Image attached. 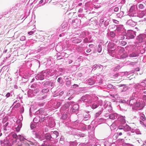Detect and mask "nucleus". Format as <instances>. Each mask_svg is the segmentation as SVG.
<instances>
[{
	"label": "nucleus",
	"instance_id": "7",
	"mask_svg": "<svg viewBox=\"0 0 146 146\" xmlns=\"http://www.w3.org/2000/svg\"><path fill=\"white\" fill-rule=\"evenodd\" d=\"M125 128H124V130L125 131H129L130 129V127L129 126L126 124H124Z\"/></svg>",
	"mask_w": 146,
	"mask_h": 146
},
{
	"label": "nucleus",
	"instance_id": "47",
	"mask_svg": "<svg viewBox=\"0 0 146 146\" xmlns=\"http://www.w3.org/2000/svg\"><path fill=\"white\" fill-rule=\"evenodd\" d=\"M144 93L145 94H146V92H144Z\"/></svg>",
	"mask_w": 146,
	"mask_h": 146
},
{
	"label": "nucleus",
	"instance_id": "34",
	"mask_svg": "<svg viewBox=\"0 0 146 146\" xmlns=\"http://www.w3.org/2000/svg\"><path fill=\"white\" fill-rule=\"evenodd\" d=\"M135 70L136 71H138L140 70V69L138 67L135 68Z\"/></svg>",
	"mask_w": 146,
	"mask_h": 146
},
{
	"label": "nucleus",
	"instance_id": "42",
	"mask_svg": "<svg viewBox=\"0 0 146 146\" xmlns=\"http://www.w3.org/2000/svg\"><path fill=\"white\" fill-rule=\"evenodd\" d=\"M135 29H137V31L139 30V29H138V28H137V27H135Z\"/></svg>",
	"mask_w": 146,
	"mask_h": 146
},
{
	"label": "nucleus",
	"instance_id": "54",
	"mask_svg": "<svg viewBox=\"0 0 146 146\" xmlns=\"http://www.w3.org/2000/svg\"><path fill=\"white\" fill-rule=\"evenodd\" d=\"M59 36H61V34H60V35H59Z\"/></svg>",
	"mask_w": 146,
	"mask_h": 146
},
{
	"label": "nucleus",
	"instance_id": "45",
	"mask_svg": "<svg viewBox=\"0 0 146 146\" xmlns=\"http://www.w3.org/2000/svg\"><path fill=\"white\" fill-rule=\"evenodd\" d=\"M68 79H69V78H68V77H67V78H66V80H68Z\"/></svg>",
	"mask_w": 146,
	"mask_h": 146
},
{
	"label": "nucleus",
	"instance_id": "27",
	"mask_svg": "<svg viewBox=\"0 0 146 146\" xmlns=\"http://www.w3.org/2000/svg\"><path fill=\"white\" fill-rule=\"evenodd\" d=\"M66 107V108H68L69 107V105L68 103H66L64 105Z\"/></svg>",
	"mask_w": 146,
	"mask_h": 146
},
{
	"label": "nucleus",
	"instance_id": "18",
	"mask_svg": "<svg viewBox=\"0 0 146 146\" xmlns=\"http://www.w3.org/2000/svg\"><path fill=\"white\" fill-rule=\"evenodd\" d=\"M98 107V106L97 104H93L92 106V108L93 109H94Z\"/></svg>",
	"mask_w": 146,
	"mask_h": 146
},
{
	"label": "nucleus",
	"instance_id": "35",
	"mask_svg": "<svg viewBox=\"0 0 146 146\" xmlns=\"http://www.w3.org/2000/svg\"><path fill=\"white\" fill-rule=\"evenodd\" d=\"M143 98L144 100L146 101V95H144L143 96Z\"/></svg>",
	"mask_w": 146,
	"mask_h": 146
},
{
	"label": "nucleus",
	"instance_id": "33",
	"mask_svg": "<svg viewBox=\"0 0 146 146\" xmlns=\"http://www.w3.org/2000/svg\"><path fill=\"white\" fill-rule=\"evenodd\" d=\"M134 101L133 100H131L129 102V104H131V105H133V104L132 103L133 102V101Z\"/></svg>",
	"mask_w": 146,
	"mask_h": 146
},
{
	"label": "nucleus",
	"instance_id": "31",
	"mask_svg": "<svg viewBox=\"0 0 146 146\" xmlns=\"http://www.w3.org/2000/svg\"><path fill=\"white\" fill-rule=\"evenodd\" d=\"M34 33V32L33 31H30L28 32V34L30 35H31Z\"/></svg>",
	"mask_w": 146,
	"mask_h": 146
},
{
	"label": "nucleus",
	"instance_id": "32",
	"mask_svg": "<svg viewBox=\"0 0 146 146\" xmlns=\"http://www.w3.org/2000/svg\"><path fill=\"white\" fill-rule=\"evenodd\" d=\"M35 125L34 124H32L31 125V127L32 129H33V128H34L35 127Z\"/></svg>",
	"mask_w": 146,
	"mask_h": 146
},
{
	"label": "nucleus",
	"instance_id": "21",
	"mask_svg": "<svg viewBox=\"0 0 146 146\" xmlns=\"http://www.w3.org/2000/svg\"><path fill=\"white\" fill-rule=\"evenodd\" d=\"M12 137L13 138L17 139V136L16 133H14L12 135Z\"/></svg>",
	"mask_w": 146,
	"mask_h": 146
},
{
	"label": "nucleus",
	"instance_id": "16",
	"mask_svg": "<svg viewBox=\"0 0 146 146\" xmlns=\"http://www.w3.org/2000/svg\"><path fill=\"white\" fill-rule=\"evenodd\" d=\"M136 104H135V106L136 107H139L140 105V103L139 102H135Z\"/></svg>",
	"mask_w": 146,
	"mask_h": 146
},
{
	"label": "nucleus",
	"instance_id": "51",
	"mask_svg": "<svg viewBox=\"0 0 146 146\" xmlns=\"http://www.w3.org/2000/svg\"><path fill=\"white\" fill-rule=\"evenodd\" d=\"M30 144H31V145H33V143H30Z\"/></svg>",
	"mask_w": 146,
	"mask_h": 146
},
{
	"label": "nucleus",
	"instance_id": "1",
	"mask_svg": "<svg viewBox=\"0 0 146 146\" xmlns=\"http://www.w3.org/2000/svg\"><path fill=\"white\" fill-rule=\"evenodd\" d=\"M146 38V35L145 34H140L137 36V39L140 43H142L143 42V40Z\"/></svg>",
	"mask_w": 146,
	"mask_h": 146
},
{
	"label": "nucleus",
	"instance_id": "38",
	"mask_svg": "<svg viewBox=\"0 0 146 146\" xmlns=\"http://www.w3.org/2000/svg\"><path fill=\"white\" fill-rule=\"evenodd\" d=\"M43 2V0H41L39 1V3L41 4V3H42Z\"/></svg>",
	"mask_w": 146,
	"mask_h": 146
},
{
	"label": "nucleus",
	"instance_id": "29",
	"mask_svg": "<svg viewBox=\"0 0 146 146\" xmlns=\"http://www.w3.org/2000/svg\"><path fill=\"white\" fill-rule=\"evenodd\" d=\"M62 78L61 77L59 78H58L57 80V81L58 82L60 83V81L62 80Z\"/></svg>",
	"mask_w": 146,
	"mask_h": 146
},
{
	"label": "nucleus",
	"instance_id": "12",
	"mask_svg": "<svg viewBox=\"0 0 146 146\" xmlns=\"http://www.w3.org/2000/svg\"><path fill=\"white\" fill-rule=\"evenodd\" d=\"M135 6L134 5L132 6L131 7L129 10L130 12H133V11L134 10H135Z\"/></svg>",
	"mask_w": 146,
	"mask_h": 146
},
{
	"label": "nucleus",
	"instance_id": "43",
	"mask_svg": "<svg viewBox=\"0 0 146 146\" xmlns=\"http://www.w3.org/2000/svg\"><path fill=\"white\" fill-rule=\"evenodd\" d=\"M123 42V43H124V45H125L126 43L124 41H123V42Z\"/></svg>",
	"mask_w": 146,
	"mask_h": 146
},
{
	"label": "nucleus",
	"instance_id": "2",
	"mask_svg": "<svg viewBox=\"0 0 146 146\" xmlns=\"http://www.w3.org/2000/svg\"><path fill=\"white\" fill-rule=\"evenodd\" d=\"M58 135V133L57 131H54L52 132H51L50 135L49 136V139L51 140V138L52 139L56 138Z\"/></svg>",
	"mask_w": 146,
	"mask_h": 146
},
{
	"label": "nucleus",
	"instance_id": "44",
	"mask_svg": "<svg viewBox=\"0 0 146 146\" xmlns=\"http://www.w3.org/2000/svg\"><path fill=\"white\" fill-rule=\"evenodd\" d=\"M8 122H7V123H6L5 124V126H7L8 125Z\"/></svg>",
	"mask_w": 146,
	"mask_h": 146
},
{
	"label": "nucleus",
	"instance_id": "17",
	"mask_svg": "<svg viewBox=\"0 0 146 146\" xmlns=\"http://www.w3.org/2000/svg\"><path fill=\"white\" fill-rule=\"evenodd\" d=\"M20 128L21 127L19 126L18 125V126L15 128L16 131L17 132H19L20 130Z\"/></svg>",
	"mask_w": 146,
	"mask_h": 146
},
{
	"label": "nucleus",
	"instance_id": "4",
	"mask_svg": "<svg viewBox=\"0 0 146 146\" xmlns=\"http://www.w3.org/2000/svg\"><path fill=\"white\" fill-rule=\"evenodd\" d=\"M78 106L77 104L74 105L73 106L72 108V111L74 112H76L78 111Z\"/></svg>",
	"mask_w": 146,
	"mask_h": 146
},
{
	"label": "nucleus",
	"instance_id": "14",
	"mask_svg": "<svg viewBox=\"0 0 146 146\" xmlns=\"http://www.w3.org/2000/svg\"><path fill=\"white\" fill-rule=\"evenodd\" d=\"M71 84V82L70 80H68L66 81V84L67 86H69Z\"/></svg>",
	"mask_w": 146,
	"mask_h": 146
},
{
	"label": "nucleus",
	"instance_id": "53",
	"mask_svg": "<svg viewBox=\"0 0 146 146\" xmlns=\"http://www.w3.org/2000/svg\"><path fill=\"white\" fill-rule=\"evenodd\" d=\"M81 3H79V5H81Z\"/></svg>",
	"mask_w": 146,
	"mask_h": 146
},
{
	"label": "nucleus",
	"instance_id": "24",
	"mask_svg": "<svg viewBox=\"0 0 146 146\" xmlns=\"http://www.w3.org/2000/svg\"><path fill=\"white\" fill-rule=\"evenodd\" d=\"M78 86L77 84H74L72 86V88H74L78 87Z\"/></svg>",
	"mask_w": 146,
	"mask_h": 146
},
{
	"label": "nucleus",
	"instance_id": "22",
	"mask_svg": "<svg viewBox=\"0 0 146 146\" xmlns=\"http://www.w3.org/2000/svg\"><path fill=\"white\" fill-rule=\"evenodd\" d=\"M118 135L117 134H115L113 136V137H114V138H115V139H117V137H118Z\"/></svg>",
	"mask_w": 146,
	"mask_h": 146
},
{
	"label": "nucleus",
	"instance_id": "50",
	"mask_svg": "<svg viewBox=\"0 0 146 146\" xmlns=\"http://www.w3.org/2000/svg\"><path fill=\"white\" fill-rule=\"evenodd\" d=\"M36 119V118H34V121L35 119Z\"/></svg>",
	"mask_w": 146,
	"mask_h": 146
},
{
	"label": "nucleus",
	"instance_id": "40",
	"mask_svg": "<svg viewBox=\"0 0 146 146\" xmlns=\"http://www.w3.org/2000/svg\"><path fill=\"white\" fill-rule=\"evenodd\" d=\"M98 48H101V46L100 45H99L98 46Z\"/></svg>",
	"mask_w": 146,
	"mask_h": 146
},
{
	"label": "nucleus",
	"instance_id": "13",
	"mask_svg": "<svg viewBox=\"0 0 146 146\" xmlns=\"http://www.w3.org/2000/svg\"><path fill=\"white\" fill-rule=\"evenodd\" d=\"M49 91V90L48 89H43L42 90V92L43 93H46Z\"/></svg>",
	"mask_w": 146,
	"mask_h": 146
},
{
	"label": "nucleus",
	"instance_id": "36",
	"mask_svg": "<svg viewBox=\"0 0 146 146\" xmlns=\"http://www.w3.org/2000/svg\"><path fill=\"white\" fill-rule=\"evenodd\" d=\"M102 50V48H98V52H100Z\"/></svg>",
	"mask_w": 146,
	"mask_h": 146
},
{
	"label": "nucleus",
	"instance_id": "26",
	"mask_svg": "<svg viewBox=\"0 0 146 146\" xmlns=\"http://www.w3.org/2000/svg\"><path fill=\"white\" fill-rule=\"evenodd\" d=\"M119 10V8L118 7H115L114 9V11L115 12H117Z\"/></svg>",
	"mask_w": 146,
	"mask_h": 146
},
{
	"label": "nucleus",
	"instance_id": "6",
	"mask_svg": "<svg viewBox=\"0 0 146 146\" xmlns=\"http://www.w3.org/2000/svg\"><path fill=\"white\" fill-rule=\"evenodd\" d=\"M138 54L136 53L132 52L129 55V56L131 57H134L138 56Z\"/></svg>",
	"mask_w": 146,
	"mask_h": 146
},
{
	"label": "nucleus",
	"instance_id": "20",
	"mask_svg": "<svg viewBox=\"0 0 146 146\" xmlns=\"http://www.w3.org/2000/svg\"><path fill=\"white\" fill-rule=\"evenodd\" d=\"M101 114V112L99 111V112L96 113L95 114V116L96 117H98L99 116V115Z\"/></svg>",
	"mask_w": 146,
	"mask_h": 146
},
{
	"label": "nucleus",
	"instance_id": "10",
	"mask_svg": "<svg viewBox=\"0 0 146 146\" xmlns=\"http://www.w3.org/2000/svg\"><path fill=\"white\" fill-rule=\"evenodd\" d=\"M124 124H123V125H120L118 127V129H123L124 128H125Z\"/></svg>",
	"mask_w": 146,
	"mask_h": 146
},
{
	"label": "nucleus",
	"instance_id": "8",
	"mask_svg": "<svg viewBox=\"0 0 146 146\" xmlns=\"http://www.w3.org/2000/svg\"><path fill=\"white\" fill-rule=\"evenodd\" d=\"M88 84L90 85H92L94 83V81L93 80L91 79H89L88 81Z\"/></svg>",
	"mask_w": 146,
	"mask_h": 146
},
{
	"label": "nucleus",
	"instance_id": "46",
	"mask_svg": "<svg viewBox=\"0 0 146 146\" xmlns=\"http://www.w3.org/2000/svg\"><path fill=\"white\" fill-rule=\"evenodd\" d=\"M140 123H141H141H143V122L141 121H140Z\"/></svg>",
	"mask_w": 146,
	"mask_h": 146
},
{
	"label": "nucleus",
	"instance_id": "5",
	"mask_svg": "<svg viewBox=\"0 0 146 146\" xmlns=\"http://www.w3.org/2000/svg\"><path fill=\"white\" fill-rule=\"evenodd\" d=\"M117 114L116 113L111 114L109 116V117L110 119H114L117 118Z\"/></svg>",
	"mask_w": 146,
	"mask_h": 146
},
{
	"label": "nucleus",
	"instance_id": "49",
	"mask_svg": "<svg viewBox=\"0 0 146 146\" xmlns=\"http://www.w3.org/2000/svg\"><path fill=\"white\" fill-rule=\"evenodd\" d=\"M2 134L1 133H0V137L2 135Z\"/></svg>",
	"mask_w": 146,
	"mask_h": 146
},
{
	"label": "nucleus",
	"instance_id": "15",
	"mask_svg": "<svg viewBox=\"0 0 146 146\" xmlns=\"http://www.w3.org/2000/svg\"><path fill=\"white\" fill-rule=\"evenodd\" d=\"M81 42L80 39H76L73 40V42L75 43H78Z\"/></svg>",
	"mask_w": 146,
	"mask_h": 146
},
{
	"label": "nucleus",
	"instance_id": "48",
	"mask_svg": "<svg viewBox=\"0 0 146 146\" xmlns=\"http://www.w3.org/2000/svg\"><path fill=\"white\" fill-rule=\"evenodd\" d=\"M22 37L23 38V39H24L25 38V37L24 36H23Z\"/></svg>",
	"mask_w": 146,
	"mask_h": 146
},
{
	"label": "nucleus",
	"instance_id": "25",
	"mask_svg": "<svg viewBox=\"0 0 146 146\" xmlns=\"http://www.w3.org/2000/svg\"><path fill=\"white\" fill-rule=\"evenodd\" d=\"M45 119V117L41 118L40 119V122L43 121Z\"/></svg>",
	"mask_w": 146,
	"mask_h": 146
},
{
	"label": "nucleus",
	"instance_id": "3",
	"mask_svg": "<svg viewBox=\"0 0 146 146\" xmlns=\"http://www.w3.org/2000/svg\"><path fill=\"white\" fill-rule=\"evenodd\" d=\"M135 31L132 30L128 31L127 33V36L131 39L134 38L135 36Z\"/></svg>",
	"mask_w": 146,
	"mask_h": 146
},
{
	"label": "nucleus",
	"instance_id": "37",
	"mask_svg": "<svg viewBox=\"0 0 146 146\" xmlns=\"http://www.w3.org/2000/svg\"><path fill=\"white\" fill-rule=\"evenodd\" d=\"M91 50L90 49H89L86 50V52L88 53L90 52Z\"/></svg>",
	"mask_w": 146,
	"mask_h": 146
},
{
	"label": "nucleus",
	"instance_id": "28",
	"mask_svg": "<svg viewBox=\"0 0 146 146\" xmlns=\"http://www.w3.org/2000/svg\"><path fill=\"white\" fill-rule=\"evenodd\" d=\"M119 66H117L114 69V70L115 71H116L117 70H118L119 69Z\"/></svg>",
	"mask_w": 146,
	"mask_h": 146
},
{
	"label": "nucleus",
	"instance_id": "30",
	"mask_svg": "<svg viewBox=\"0 0 146 146\" xmlns=\"http://www.w3.org/2000/svg\"><path fill=\"white\" fill-rule=\"evenodd\" d=\"M10 94L9 93V92H8L6 95V96L7 97V98H8L10 96Z\"/></svg>",
	"mask_w": 146,
	"mask_h": 146
},
{
	"label": "nucleus",
	"instance_id": "11",
	"mask_svg": "<svg viewBox=\"0 0 146 146\" xmlns=\"http://www.w3.org/2000/svg\"><path fill=\"white\" fill-rule=\"evenodd\" d=\"M140 119L143 121H144L146 119L144 115H142L141 116Z\"/></svg>",
	"mask_w": 146,
	"mask_h": 146
},
{
	"label": "nucleus",
	"instance_id": "19",
	"mask_svg": "<svg viewBox=\"0 0 146 146\" xmlns=\"http://www.w3.org/2000/svg\"><path fill=\"white\" fill-rule=\"evenodd\" d=\"M139 7L140 9H143L144 7V6L142 4H140L139 5Z\"/></svg>",
	"mask_w": 146,
	"mask_h": 146
},
{
	"label": "nucleus",
	"instance_id": "39",
	"mask_svg": "<svg viewBox=\"0 0 146 146\" xmlns=\"http://www.w3.org/2000/svg\"><path fill=\"white\" fill-rule=\"evenodd\" d=\"M44 131L46 132H47V131H48V129L47 128H45L44 129Z\"/></svg>",
	"mask_w": 146,
	"mask_h": 146
},
{
	"label": "nucleus",
	"instance_id": "9",
	"mask_svg": "<svg viewBox=\"0 0 146 146\" xmlns=\"http://www.w3.org/2000/svg\"><path fill=\"white\" fill-rule=\"evenodd\" d=\"M69 114L68 113L67 114H63L62 116V118L64 119H66L68 117V115Z\"/></svg>",
	"mask_w": 146,
	"mask_h": 146
},
{
	"label": "nucleus",
	"instance_id": "52",
	"mask_svg": "<svg viewBox=\"0 0 146 146\" xmlns=\"http://www.w3.org/2000/svg\"><path fill=\"white\" fill-rule=\"evenodd\" d=\"M41 146H45V145H41Z\"/></svg>",
	"mask_w": 146,
	"mask_h": 146
},
{
	"label": "nucleus",
	"instance_id": "41",
	"mask_svg": "<svg viewBox=\"0 0 146 146\" xmlns=\"http://www.w3.org/2000/svg\"><path fill=\"white\" fill-rule=\"evenodd\" d=\"M122 134V133L121 132L119 133V135H121Z\"/></svg>",
	"mask_w": 146,
	"mask_h": 146
},
{
	"label": "nucleus",
	"instance_id": "23",
	"mask_svg": "<svg viewBox=\"0 0 146 146\" xmlns=\"http://www.w3.org/2000/svg\"><path fill=\"white\" fill-rule=\"evenodd\" d=\"M113 22L114 23H116V24H118L119 23V21H118L116 20H115V19H113Z\"/></svg>",
	"mask_w": 146,
	"mask_h": 146
}]
</instances>
